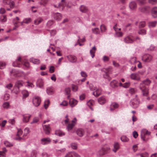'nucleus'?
I'll use <instances>...</instances> for the list:
<instances>
[{"label":"nucleus","instance_id":"f257e3e1","mask_svg":"<svg viewBox=\"0 0 157 157\" xmlns=\"http://www.w3.org/2000/svg\"><path fill=\"white\" fill-rule=\"evenodd\" d=\"M151 134V132L146 129H143L141 131L140 136L142 140L144 141L147 142L149 140V138L147 137V136H149Z\"/></svg>","mask_w":157,"mask_h":157},{"label":"nucleus","instance_id":"f03ea898","mask_svg":"<svg viewBox=\"0 0 157 157\" xmlns=\"http://www.w3.org/2000/svg\"><path fill=\"white\" fill-rule=\"evenodd\" d=\"M139 88L141 90L143 96L147 97L149 94V89L142 84H140Z\"/></svg>","mask_w":157,"mask_h":157},{"label":"nucleus","instance_id":"7ed1b4c3","mask_svg":"<svg viewBox=\"0 0 157 157\" xmlns=\"http://www.w3.org/2000/svg\"><path fill=\"white\" fill-rule=\"evenodd\" d=\"M137 97V95H136V97L130 101V105L133 108H136L138 107L140 104V101Z\"/></svg>","mask_w":157,"mask_h":157},{"label":"nucleus","instance_id":"20e7f679","mask_svg":"<svg viewBox=\"0 0 157 157\" xmlns=\"http://www.w3.org/2000/svg\"><path fill=\"white\" fill-rule=\"evenodd\" d=\"M142 60L146 63H151L153 61V58L151 55L147 54L144 55L142 58Z\"/></svg>","mask_w":157,"mask_h":157},{"label":"nucleus","instance_id":"39448f33","mask_svg":"<svg viewBox=\"0 0 157 157\" xmlns=\"http://www.w3.org/2000/svg\"><path fill=\"white\" fill-rule=\"evenodd\" d=\"M2 3L4 5H8L10 9L13 8L15 3L13 0H2Z\"/></svg>","mask_w":157,"mask_h":157},{"label":"nucleus","instance_id":"423d86ee","mask_svg":"<svg viewBox=\"0 0 157 157\" xmlns=\"http://www.w3.org/2000/svg\"><path fill=\"white\" fill-rule=\"evenodd\" d=\"M101 71L105 73L103 75L104 77L108 78L109 77V74L112 71V67H109L108 68H103L101 69Z\"/></svg>","mask_w":157,"mask_h":157},{"label":"nucleus","instance_id":"0eeeda50","mask_svg":"<svg viewBox=\"0 0 157 157\" xmlns=\"http://www.w3.org/2000/svg\"><path fill=\"white\" fill-rule=\"evenodd\" d=\"M41 101L40 98L38 96L34 97L33 99V103L36 107L39 106Z\"/></svg>","mask_w":157,"mask_h":157},{"label":"nucleus","instance_id":"6e6552de","mask_svg":"<svg viewBox=\"0 0 157 157\" xmlns=\"http://www.w3.org/2000/svg\"><path fill=\"white\" fill-rule=\"evenodd\" d=\"M23 73V72L22 71H19L15 69H12L11 71H10L11 75H13L16 77L20 76V75Z\"/></svg>","mask_w":157,"mask_h":157},{"label":"nucleus","instance_id":"1a4fd4ad","mask_svg":"<svg viewBox=\"0 0 157 157\" xmlns=\"http://www.w3.org/2000/svg\"><path fill=\"white\" fill-rule=\"evenodd\" d=\"M51 141V139L49 138H44L41 139V143L43 145H46L49 144Z\"/></svg>","mask_w":157,"mask_h":157},{"label":"nucleus","instance_id":"9d476101","mask_svg":"<svg viewBox=\"0 0 157 157\" xmlns=\"http://www.w3.org/2000/svg\"><path fill=\"white\" fill-rule=\"evenodd\" d=\"M65 157H80V156L77 153L72 151L67 153Z\"/></svg>","mask_w":157,"mask_h":157},{"label":"nucleus","instance_id":"9b49d317","mask_svg":"<svg viewBox=\"0 0 157 157\" xmlns=\"http://www.w3.org/2000/svg\"><path fill=\"white\" fill-rule=\"evenodd\" d=\"M137 6V4L134 1H132L129 4V7L131 10H135L136 9Z\"/></svg>","mask_w":157,"mask_h":157},{"label":"nucleus","instance_id":"f8f14e48","mask_svg":"<svg viewBox=\"0 0 157 157\" xmlns=\"http://www.w3.org/2000/svg\"><path fill=\"white\" fill-rule=\"evenodd\" d=\"M135 40L132 36H128L124 39V41L126 43H132Z\"/></svg>","mask_w":157,"mask_h":157},{"label":"nucleus","instance_id":"ddd939ff","mask_svg":"<svg viewBox=\"0 0 157 157\" xmlns=\"http://www.w3.org/2000/svg\"><path fill=\"white\" fill-rule=\"evenodd\" d=\"M130 77L131 79L134 80L138 81L140 79V78L139 75L137 73H133L131 74Z\"/></svg>","mask_w":157,"mask_h":157},{"label":"nucleus","instance_id":"4468645a","mask_svg":"<svg viewBox=\"0 0 157 157\" xmlns=\"http://www.w3.org/2000/svg\"><path fill=\"white\" fill-rule=\"evenodd\" d=\"M43 127L45 133L47 134H49L50 133L51 128L49 125H43Z\"/></svg>","mask_w":157,"mask_h":157},{"label":"nucleus","instance_id":"2eb2a0df","mask_svg":"<svg viewBox=\"0 0 157 157\" xmlns=\"http://www.w3.org/2000/svg\"><path fill=\"white\" fill-rule=\"evenodd\" d=\"M21 63V57H19L13 63V65L14 67H20V64Z\"/></svg>","mask_w":157,"mask_h":157},{"label":"nucleus","instance_id":"dca6fc26","mask_svg":"<svg viewBox=\"0 0 157 157\" xmlns=\"http://www.w3.org/2000/svg\"><path fill=\"white\" fill-rule=\"evenodd\" d=\"M23 82L21 81H18L16 82L15 86L18 89V90L16 93V94H17L19 92V88L23 86Z\"/></svg>","mask_w":157,"mask_h":157},{"label":"nucleus","instance_id":"f3484780","mask_svg":"<svg viewBox=\"0 0 157 157\" xmlns=\"http://www.w3.org/2000/svg\"><path fill=\"white\" fill-rule=\"evenodd\" d=\"M151 13L152 16L154 18L157 17V7H153L151 11Z\"/></svg>","mask_w":157,"mask_h":157},{"label":"nucleus","instance_id":"a211bd4d","mask_svg":"<svg viewBox=\"0 0 157 157\" xmlns=\"http://www.w3.org/2000/svg\"><path fill=\"white\" fill-rule=\"evenodd\" d=\"M36 86L40 88H42L43 86V80L41 78H39L38 79L36 83Z\"/></svg>","mask_w":157,"mask_h":157},{"label":"nucleus","instance_id":"6ab92c4d","mask_svg":"<svg viewBox=\"0 0 157 157\" xmlns=\"http://www.w3.org/2000/svg\"><path fill=\"white\" fill-rule=\"evenodd\" d=\"M95 91L93 92V94L96 97H97L101 94V91L100 89L95 88Z\"/></svg>","mask_w":157,"mask_h":157},{"label":"nucleus","instance_id":"aec40b11","mask_svg":"<svg viewBox=\"0 0 157 157\" xmlns=\"http://www.w3.org/2000/svg\"><path fill=\"white\" fill-rule=\"evenodd\" d=\"M78 103V101L74 99H71L69 101V104L71 107H74Z\"/></svg>","mask_w":157,"mask_h":157},{"label":"nucleus","instance_id":"412c9836","mask_svg":"<svg viewBox=\"0 0 157 157\" xmlns=\"http://www.w3.org/2000/svg\"><path fill=\"white\" fill-rule=\"evenodd\" d=\"M68 60L71 62H75L76 60V57L75 56L70 55L67 56Z\"/></svg>","mask_w":157,"mask_h":157},{"label":"nucleus","instance_id":"4be33fe9","mask_svg":"<svg viewBox=\"0 0 157 157\" xmlns=\"http://www.w3.org/2000/svg\"><path fill=\"white\" fill-rule=\"evenodd\" d=\"M111 86L113 88L117 87L118 86V82L115 80L112 81L110 83Z\"/></svg>","mask_w":157,"mask_h":157},{"label":"nucleus","instance_id":"5701e85b","mask_svg":"<svg viewBox=\"0 0 157 157\" xmlns=\"http://www.w3.org/2000/svg\"><path fill=\"white\" fill-rule=\"evenodd\" d=\"M46 91L48 94L51 95L54 94V89L52 87H48L46 89Z\"/></svg>","mask_w":157,"mask_h":157},{"label":"nucleus","instance_id":"b1692460","mask_svg":"<svg viewBox=\"0 0 157 157\" xmlns=\"http://www.w3.org/2000/svg\"><path fill=\"white\" fill-rule=\"evenodd\" d=\"M119 104L116 102L112 103L111 105L110 109L111 111L119 107Z\"/></svg>","mask_w":157,"mask_h":157},{"label":"nucleus","instance_id":"393cba45","mask_svg":"<svg viewBox=\"0 0 157 157\" xmlns=\"http://www.w3.org/2000/svg\"><path fill=\"white\" fill-rule=\"evenodd\" d=\"M113 146L114 149H113V151L114 152H116L120 148V145L117 142H116L114 143Z\"/></svg>","mask_w":157,"mask_h":157},{"label":"nucleus","instance_id":"a878e982","mask_svg":"<svg viewBox=\"0 0 157 157\" xmlns=\"http://www.w3.org/2000/svg\"><path fill=\"white\" fill-rule=\"evenodd\" d=\"M76 133L78 136L81 137L84 135V131L82 129H78L77 130Z\"/></svg>","mask_w":157,"mask_h":157},{"label":"nucleus","instance_id":"bb28decb","mask_svg":"<svg viewBox=\"0 0 157 157\" xmlns=\"http://www.w3.org/2000/svg\"><path fill=\"white\" fill-rule=\"evenodd\" d=\"M31 117V115L29 114H26L23 116V121L24 122H27L29 120L30 117Z\"/></svg>","mask_w":157,"mask_h":157},{"label":"nucleus","instance_id":"cd10ccee","mask_svg":"<svg viewBox=\"0 0 157 157\" xmlns=\"http://www.w3.org/2000/svg\"><path fill=\"white\" fill-rule=\"evenodd\" d=\"M96 50V47L94 46L93 47L92 49L90 51V53L91 55L92 58H93L95 56V53Z\"/></svg>","mask_w":157,"mask_h":157},{"label":"nucleus","instance_id":"c85d7f7f","mask_svg":"<svg viewBox=\"0 0 157 157\" xmlns=\"http://www.w3.org/2000/svg\"><path fill=\"white\" fill-rule=\"evenodd\" d=\"M30 61L34 64H39L40 61L39 59H35L33 58H32L30 59Z\"/></svg>","mask_w":157,"mask_h":157},{"label":"nucleus","instance_id":"c756f323","mask_svg":"<svg viewBox=\"0 0 157 157\" xmlns=\"http://www.w3.org/2000/svg\"><path fill=\"white\" fill-rule=\"evenodd\" d=\"M70 92L71 90L70 88H66L65 89V94L66 95H68L67 98L68 99H69L70 97Z\"/></svg>","mask_w":157,"mask_h":157},{"label":"nucleus","instance_id":"7c9ffc66","mask_svg":"<svg viewBox=\"0 0 157 157\" xmlns=\"http://www.w3.org/2000/svg\"><path fill=\"white\" fill-rule=\"evenodd\" d=\"M98 101L100 104H103L105 103L106 100L104 97H101L98 99Z\"/></svg>","mask_w":157,"mask_h":157},{"label":"nucleus","instance_id":"2f4dec72","mask_svg":"<svg viewBox=\"0 0 157 157\" xmlns=\"http://www.w3.org/2000/svg\"><path fill=\"white\" fill-rule=\"evenodd\" d=\"M31 21V19L30 18H26L24 19L23 21L20 22L21 25H23V23L28 24L30 23Z\"/></svg>","mask_w":157,"mask_h":157},{"label":"nucleus","instance_id":"473e14b6","mask_svg":"<svg viewBox=\"0 0 157 157\" xmlns=\"http://www.w3.org/2000/svg\"><path fill=\"white\" fill-rule=\"evenodd\" d=\"M138 60H136V58L135 57H132L131 58L129 62L132 64H134L137 63Z\"/></svg>","mask_w":157,"mask_h":157},{"label":"nucleus","instance_id":"72a5a7b5","mask_svg":"<svg viewBox=\"0 0 157 157\" xmlns=\"http://www.w3.org/2000/svg\"><path fill=\"white\" fill-rule=\"evenodd\" d=\"M7 151V150L6 148L4 147L3 148L2 151H0V157H6V152Z\"/></svg>","mask_w":157,"mask_h":157},{"label":"nucleus","instance_id":"f704fd0d","mask_svg":"<svg viewBox=\"0 0 157 157\" xmlns=\"http://www.w3.org/2000/svg\"><path fill=\"white\" fill-rule=\"evenodd\" d=\"M151 83V81L149 79H147L143 81L140 84H142L144 86L145 85L148 86Z\"/></svg>","mask_w":157,"mask_h":157},{"label":"nucleus","instance_id":"c9c22d12","mask_svg":"<svg viewBox=\"0 0 157 157\" xmlns=\"http://www.w3.org/2000/svg\"><path fill=\"white\" fill-rule=\"evenodd\" d=\"M149 9V6H144V7H141L139 8L140 11L143 12H145L148 10Z\"/></svg>","mask_w":157,"mask_h":157},{"label":"nucleus","instance_id":"e433bc0d","mask_svg":"<svg viewBox=\"0 0 157 157\" xmlns=\"http://www.w3.org/2000/svg\"><path fill=\"white\" fill-rule=\"evenodd\" d=\"M62 18V16L60 13H56L55 15V19L58 21L60 20Z\"/></svg>","mask_w":157,"mask_h":157},{"label":"nucleus","instance_id":"4c0bfd02","mask_svg":"<svg viewBox=\"0 0 157 157\" xmlns=\"http://www.w3.org/2000/svg\"><path fill=\"white\" fill-rule=\"evenodd\" d=\"M120 25L119 23V22H118L117 23L115 24L113 26V28L115 31H120L121 30V28H118L117 27H120Z\"/></svg>","mask_w":157,"mask_h":157},{"label":"nucleus","instance_id":"58836bf2","mask_svg":"<svg viewBox=\"0 0 157 157\" xmlns=\"http://www.w3.org/2000/svg\"><path fill=\"white\" fill-rule=\"evenodd\" d=\"M80 10L83 13H86L87 10V8L85 6L82 5L80 7Z\"/></svg>","mask_w":157,"mask_h":157},{"label":"nucleus","instance_id":"ea45409f","mask_svg":"<svg viewBox=\"0 0 157 157\" xmlns=\"http://www.w3.org/2000/svg\"><path fill=\"white\" fill-rule=\"evenodd\" d=\"M43 21V19L40 17L38 18L34 21V24L36 25H37Z\"/></svg>","mask_w":157,"mask_h":157},{"label":"nucleus","instance_id":"a19ab883","mask_svg":"<svg viewBox=\"0 0 157 157\" xmlns=\"http://www.w3.org/2000/svg\"><path fill=\"white\" fill-rule=\"evenodd\" d=\"M157 22L156 21L149 22L148 23L149 27H154L155 26Z\"/></svg>","mask_w":157,"mask_h":157},{"label":"nucleus","instance_id":"79ce46f5","mask_svg":"<svg viewBox=\"0 0 157 157\" xmlns=\"http://www.w3.org/2000/svg\"><path fill=\"white\" fill-rule=\"evenodd\" d=\"M92 31L93 33L96 34H98L100 33V31L99 28H95L92 29Z\"/></svg>","mask_w":157,"mask_h":157},{"label":"nucleus","instance_id":"37998d69","mask_svg":"<svg viewBox=\"0 0 157 157\" xmlns=\"http://www.w3.org/2000/svg\"><path fill=\"white\" fill-rule=\"evenodd\" d=\"M75 125V124L71 123L68 124L67 127V129L68 131L71 130Z\"/></svg>","mask_w":157,"mask_h":157},{"label":"nucleus","instance_id":"c03bdc74","mask_svg":"<svg viewBox=\"0 0 157 157\" xmlns=\"http://www.w3.org/2000/svg\"><path fill=\"white\" fill-rule=\"evenodd\" d=\"M121 140L123 142H128L129 140V139L128 138L125 136H122L121 138Z\"/></svg>","mask_w":157,"mask_h":157},{"label":"nucleus","instance_id":"a18cd8bd","mask_svg":"<svg viewBox=\"0 0 157 157\" xmlns=\"http://www.w3.org/2000/svg\"><path fill=\"white\" fill-rule=\"evenodd\" d=\"M56 134L59 136H62L65 135V133L61 131H57L56 132Z\"/></svg>","mask_w":157,"mask_h":157},{"label":"nucleus","instance_id":"49530a36","mask_svg":"<svg viewBox=\"0 0 157 157\" xmlns=\"http://www.w3.org/2000/svg\"><path fill=\"white\" fill-rule=\"evenodd\" d=\"M100 28L101 33H104L105 32L106 28V26L104 25H101Z\"/></svg>","mask_w":157,"mask_h":157},{"label":"nucleus","instance_id":"de8ad7c7","mask_svg":"<svg viewBox=\"0 0 157 157\" xmlns=\"http://www.w3.org/2000/svg\"><path fill=\"white\" fill-rule=\"evenodd\" d=\"M22 94L23 97L24 98H26L29 95V94L28 91L26 90L22 91Z\"/></svg>","mask_w":157,"mask_h":157},{"label":"nucleus","instance_id":"09e8293b","mask_svg":"<svg viewBox=\"0 0 157 157\" xmlns=\"http://www.w3.org/2000/svg\"><path fill=\"white\" fill-rule=\"evenodd\" d=\"M116 33L115 35V36L117 37H121L123 36V33L121 32H118V31H116Z\"/></svg>","mask_w":157,"mask_h":157},{"label":"nucleus","instance_id":"8fccbe9b","mask_svg":"<svg viewBox=\"0 0 157 157\" xmlns=\"http://www.w3.org/2000/svg\"><path fill=\"white\" fill-rule=\"evenodd\" d=\"M138 33L140 35H144L146 34V30L144 29H141L138 31Z\"/></svg>","mask_w":157,"mask_h":157},{"label":"nucleus","instance_id":"3c124183","mask_svg":"<svg viewBox=\"0 0 157 157\" xmlns=\"http://www.w3.org/2000/svg\"><path fill=\"white\" fill-rule=\"evenodd\" d=\"M49 104L50 101L49 100H47L45 101L44 102V107L46 109L48 108Z\"/></svg>","mask_w":157,"mask_h":157},{"label":"nucleus","instance_id":"603ef678","mask_svg":"<svg viewBox=\"0 0 157 157\" xmlns=\"http://www.w3.org/2000/svg\"><path fill=\"white\" fill-rule=\"evenodd\" d=\"M71 147L73 149H76L77 148L78 145L76 143H72L71 144Z\"/></svg>","mask_w":157,"mask_h":157},{"label":"nucleus","instance_id":"864d4df0","mask_svg":"<svg viewBox=\"0 0 157 157\" xmlns=\"http://www.w3.org/2000/svg\"><path fill=\"white\" fill-rule=\"evenodd\" d=\"M4 144L6 146L9 147L12 146H13L12 144L8 141H5L4 142Z\"/></svg>","mask_w":157,"mask_h":157},{"label":"nucleus","instance_id":"5fc2aeb1","mask_svg":"<svg viewBox=\"0 0 157 157\" xmlns=\"http://www.w3.org/2000/svg\"><path fill=\"white\" fill-rule=\"evenodd\" d=\"M146 0H137L139 4L140 5H143L145 4L146 2Z\"/></svg>","mask_w":157,"mask_h":157},{"label":"nucleus","instance_id":"6e6d98bb","mask_svg":"<svg viewBox=\"0 0 157 157\" xmlns=\"http://www.w3.org/2000/svg\"><path fill=\"white\" fill-rule=\"evenodd\" d=\"M10 106V104L8 102H5L3 103V107L5 109H8Z\"/></svg>","mask_w":157,"mask_h":157},{"label":"nucleus","instance_id":"4d7b16f0","mask_svg":"<svg viewBox=\"0 0 157 157\" xmlns=\"http://www.w3.org/2000/svg\"><path fill=\"white\" fill-rule=\"evenodd\" d=\"M0 20L2 22H5L6 21V16H2L0 18Z\"/></svg>","mask_w":157,"mask_h":157},{"label":"nucleus","instance_id":"13d9d810","mask_svg":"<svg viewBox=\"0 0 157 157\" xmlns=\"http://www.w3.org/2000/svg\"><path fill=\"white\" fill-rule=\"evenodd\" d=\"M10 97V95L6 93L4 96L3 99L4 100H7L9 99Z\"/></svg>","mask_w":157,"mask_h":157},{"label":"nucleus","instance_id":"bf43d9fd","mask_svg":"<svg viewBox=\"0 0 157 157\" xmlns=\"http://www.w3.org/2000/svg\"><path fill=\"white\" fill-rule=\"evenodd\" d=\"M94 103V101L92 100H90L87 103V105L90 107V106L93 105Z\"/></svg>","mask_w":157,"mask_h":157},{"label":"nucleus","instance_id":"052dcab7","mask_svg":"<svg viewBox=\"0 0 157 157\" xmlns=\"http://www.w3.org/2000/svg\"><path fill=\"white\" fill-rule=\"evenodd\" d=\"M6 64L3 62H0V68L1 69H3L5 66Z\"/></svg>","mask_w":157,"mask_h":157},{"label":"nucleus","instance_id":"680f3d73","mask_svg":"<svg viewBox=\"0 0 157 157\" xmlns=\"http://www.w3.org/2000/svg\"><path fill=\"white\" fill-rule=\"evenodd\" d=\"M148 2L152 5H155L157 3V0H148Z\"/></svg>","mask_w":157,"mask_h":157},{"label":"nucleus","instance_id":"e2e57ef3","mask_svg":"<svg viewBox=\"0 0 157 157\" xmlns=\"http://www.w3.org/2000/svg\"><path fill=\"white\" fill-rule=\"evenodd\" d=\"M145 25V23L144 21H143L139 23V27H144Z\"/></svg>","mask_w":157,"mask_h":157},{"label":"nucleus","instance_id":"0e129e2a","mask_svg":"<svg viewBox=\"0 0 157 157\" xmlns=\"http://www.w3.org/2000/svg\"><path fill=\"white\" fill-rule=\"evenodd\" d=\"M130 85V82H128L124 83L123 86V87L125 88H127Z\"/></svg>","mask_w":157,"mask_h":157},{"label":"nucleus","instance_id":"69168bd1","mask_svg":"<svg viewBox=\"0 0 157 157\" xmlns=\"http://www.w3.org/2000/svg\"><path fill=\"white\" fill-rule=\"evenodd\" d=\"M72 90L74 92L76 91L78 89V87L77 86L75 85H72Z\"/></svg>","mask_w":157,"mask_h":157},{"label":"nucleus","instance_id":"338daca9","mask_svg":"<svg viewBox=\"0 0 157 157\" xmlns=\"http://www.w3.org/2000/svg\"><path fill=\"white\" fill-rule=\"evenodd\" d=\"M36 152L35 151H33L31 153V157H36Z\"/></svg>","mask_w":157,"mask_h":157},{"label":"nucleus","instance_id":"774afa93","mask_svg":"<svg viewBox=\"0 0 157 157\" xmlns=\"http://www.w3.org/2000/svg\"><path fill=\"white\" fill-rule=\"evenodd\" d=\"M140 157H148V155L147 153H144L140 154Z\"/></svg>","mask_w":157,"mask_h":157}]
</instances>
